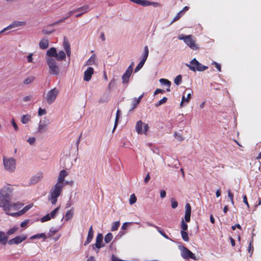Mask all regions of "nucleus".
<instances>
[{
    "label": "nucleus",
    "mask_w": 261,
    "mask_h": 261,
    "mask_svg": "<svg viewBox=\"0 0 261 261\" xmlns=\"http://www.w3.org/2000/svg\"><path fill=\"white\" fill-rule=\"evenodd\" d=\"M12 189L9 187H4L1 190L0 207L5 211H9L10 208L14 206L15 204L10 203Z\"/></svg>",
    "instance_id": "f257e3e1"
},
{
    "label": "nucleus",
    "mask_w": 261,
    "mask_h": 261,
    "mask_svg": "<svg viewBox=\"0 0 261 261\" xmlns=\"http://www.w3.org/2000/svg\"><path fill=\"white\" fill-rule=\"evenodd\" d=\"M46 61L49 67V73L51 75H58L60 72V69L56 60L54 58H46Z\"/></svg>",
    "instance_id": "f03ea898"
},
{
    "label": "nucleus",
    "mask_w": 261,
    "mask_h": 261,
    "mask_svg": "<svg viewBox=\"0 0 261 261\" xmlns=\"http://www.w3.org/2000/svg\"><path fill=\"white\" fill-rule=\"evenodd\" d=\"M63 187V185L60 184V183H57L50 190V197L48 198V200L51 201L53 204L56 203L58 197L61 194L62 189Z\"/></svg>",
    "instance_id": "7ed1b4c3"
},
{
    "label": "nucleus",
    "mask_w": 261,
    "mask_h": 261,
    "mask_svg": "<svg viewBox=\"0 0 261 261\" xmlns=\"http://www.w3.org/2000/svg\"><path fill=\"white\" fill-rule=\"evenodd\" d=\"M178 38L179 40H182L185 43L193 50H197L198 47L196 44L195 38L191 35L185 36L182 34H180L178 36Z\"/></svg>",
    "instance_id": "20e7f679"
},
{
    "label": "nucleus",
    "mask_w": 261,
    "mask_h": 261,
    "mask_svg": "<svg viewBox=\"0 0 261 261\" xmlns=\"http://www.w3.org/2000/svg\"><path fill=\"white\" fill-rule=\"evenodd\" d=\"M188 68L193 71L196 70L199 71H204L208 68L207 66L202 65L196 59H193L190 62V64H187Z\"/></svg>",
    "instance_id": "39448f33"
},
{
    "label": "nucleus",
    "mask_w": 261,
    "mask_h": 261,
    "mask_svg": "<svg viewBox=\"0 0 261 261\" xmlns=\"http://www.w3.org/2000/svg\"><path fill=\"white\" fill-rule=\"evenodd\" d=\"M3 162L5 169L10 172L14 171L16 168V161L15 159L13 158L6 159L4 158Z\"/></svg>",
    "instance_id": "423d86ee"
},
{
    "label": "nucleus",
    "mask_w": 261,
    "mask_h": 261,
    "mask_svg": "<svg viewBox=\"0 0 261 261\" xmlns=\"http://www.w3.org/2000/svg\"><path fill=\"white\" fill-rule=\"evenodd\" d=\"M59 92V90L56 88H54L47 92L46 99L49 105L51 104L55 100Z\"/></svg>",
    "instance_id": "0eeeda50"
},
{
    "label": "nucleus",
    "mask_w": 261,
    "mask_h": 261,
    "mask_svg": "<svg viewBox=\"0 0 261 261\" xmlns=\"http://www.w3.org/2000/svg\"><path fill=\"white\" fill-rule=\"evenodd\" d=\"M149 126L147 124L143 123L141 120L137 122L136 129L139 134L147 135Z\"/></svg>",
    "instance_id": "6e6552de"
},
{
    "label": "nucleus",
    "mask_w": 261,
    "mask_h": 261,
    "mask_svg": "<svg viewBox=\"0 0 261 261\" xmlns=\"http://www.w3.org/2000/svg\"><path fill=\"white\" fill-rule=\"evenodd\" d=\"M181 256L185 259L191 258L194 260H196L195 254L184 246L182 247Z\"/></svg>",
    "instance_id": "1a4fd4ad"
},
{
    "label": "nucleus",
    "mask_w": 261,
    "mask_h": 261,
    "mask_svg": "<svg viewBox=\"0 0 261 261\" xmlns=\"http://www.w3.org/2000/svg\"><path fill=\"white\" fill-rule=\"evenodd\" d=\"M27 238V236L24 234H22L21 236H18L16 237L15 238L12 239L8 241V244L10 245H12L13 244L18 245L21 243L23 241L25 240Z\"/></svg>",
    "instance_id": "9d476101"
},
{
    "label": "nucleus",
    "mask_w": 261,
    "mask_h": 261,
    "mask_svg": "<svg viewBox=\"0 0 261 261\" xmlns=\"http://www.w3.org/2000/svg\"><path fill=\"white\" fill-rule=\"evenodd\" d=\"M25 24V22L24 21H15L12 23L10 24L9 26H8L7 27L4 29L2 31H0V34L8 30L11 29L12 28L18 27L23 26Z\"/></svg>",
    "instance_id": "9b49d317"
},
{
    "label": "nucleus",
    "mask_w": 261,
    "mask_h": 261,
    "mask_svg": "<svg viewBox=\"0 0 261 261\" xmlns=\"http://www.w3.org/2000/svg\"><path fill=\"white\" fill-rule=\"evenodd\" d=\"M33 205L32 204H29L26 205L23 209L20 210L19 212L16 213H7L8 215L13 216V217H18L22 214H24L26 212H27Z\"/></svg>",
    "instance_id": "f8f14e48"
},
{
    "label": "nucleus",
    "mask_w": 261,
    "mask_h": 261,
    "mask_svg": "<svg viewBox=\"0 0 261 261\" xmlns=\"http://www.w3.org/2000/svg\"><path fill=\"white\" fill-rule=\"evenodd\" d=\"M185 209V220L186 222H189L191 220V206L189 203L186 204Z\"/></svg>",
    "instance_id": "ddd939ff"
},
{
    "label": "nucleus",
    "mask_w": 261,
    "mask_h": 261,
    "mask_svg": "<svg viewBox=\"0 0 261 261\" xmlns=\"http://www.w3.org/2000/svg\"><path fill=\"white\" fill-rule=\"evenodd\" d=\"M93 73L94 70L93 68L91 67H88L84 72V80L87 82L89 81Z\"/></svg>",
    "instance_id": "4468645a"
},
{
    "label": "nucleus",
    "mask_w": 261,
    "mask_h": 261,
    "mask_svg": "<svg viewBox=\"0 0 261 261\" xmlns=\"http://www.w3.org/2000/svg\"><path fill=\"white\" fill-rule=\"evenodd\" d=\"M132 73L130 71V67L129 69H127L125 73L123 74L122 79V83L124 84H127L129 81V77Z\"/></svg>",
    "instance_id": "2eb2a0df"
},
{
    "label": "nucleus",
    "mask_w": 261,
    "mask_h": 261,
    "mask_svg": "<svg viewBox=\"0 0 261 261\" xmlns=\"http://www.w3.org/2000/svg\"><path fill=\"white\" fill-rule=\"evenodd\" d=\"M57 54V49L55 47H53L47 51L46 56L48 57L47 58H52L56 60Z\"/></svg>",
    "instance_id": "dca6fc26"
},
{
    "label": "nucleus",
    "mask_w": 261,
    "mask_h": 261,
    "mask_svg": "<svg viewBox=\"0 0 261 261\" xmlns=\"http://www.w3.org/2000/svg\"><path fill=\"white\" fill-rule=\"evenodd\" d=\"M68 175L67 172L65 170H62L60 171L58 179V182L60 184H63L65 177Z\"/></svg>",
    "instance_id": "f3484780"
},
{
    "label": "nucleus",
    "mask_w": 261,
    "mask_h": 261,
    "mask_svg": "<svg viewBox=\"0 0 261 261\" xmlns=\"http://www.w3.org/2000/svg\"><path fill=\"white\" fill-rule=\"evenodd\" d=\"M191 98V93H189L187 94V97L185 95H183L182 97L181 101L180 102V106L181 107H183L185 106V103H188L189 102Z\"/></svg>",
    "instance_id": "a211bd4d"
},
{
    "label": "nucleus",
    "mask_w": 261,
    "mask_h": 261,
    "mask_svg": "<svg viewBox=\"0 0 261 261\" xmlns=\"http://www.w3.org/2000/svg\"><path fill=\"white\" fill-rule=\"evenodd\" d=\"M66 59V54L63 50H60L59 53L57 54L56 60L61 61L65 60Z\"/></svg>",
    "instance_id": "6ab92c4d"
},
{
    "label": "nucleus",
    "mask_w": 261,
    "mask_h": 261,
    "mask_svg": "<svg viewBox=\"0 0 261 261\" xmlns=\"http://www.w3.org/2000/svg\"><path fill=\"white\" fill-rule=\"evenodd\" d=\"M48 39H42L39 42V47L41 49H45L48 47Z\"/></svg>",
    "instance_id": "aec40b11"
},
{
    "label": "nucleus",
    "mask_w": 261,
    "mask_h": 261,
    "mask_svg": "<svg viewBox=\"0 0 261 261\" xmlns=\"http://www.w3.org/2000/svg\"><path fill=\"white\" fill-rule=\"evenodd\" d=\"M48 129L47 126L39 122L37 133L42 134L46 132Z\"/></svg>",
    "instance_id": "412c9836"
},
{
    "label": "nucleus",
    "mask_w": 261,
    "mask_h": 261,
    "mask_svg": "<svg viewBox=\"0 0 261 261\" xmlns=\"http://www.w3.org/2000/svg\"><path fill=\"white\" fill-rule=\"evenodd\" d=\"M8 240V237L5 236L4 232L0 231V243L3 245H5Z\"/></svg>",
    "instance_id": "4be33fe9"
},
{
    "label": "nucleus",
    "mask_w": 261,
    "mask_h": 261,
    "mask_svg": "<svg viewBox=\"0 0 261 261\" xmlns=\"http://www.w3.org/2000/svg\"><path fill=\"white\" fill-rule=\"evenodd\" d=\"M148 55H149L148 47L147 45H146L144 48V53H143V55H142L141 60H142L143 61L145 62L148 58Z\"/></svg>",
    "instance_id": "5701e85b"
},
{
    "label": "nucleus",
    "mask_w": 261,
    "mask_h": 261,
    "mask_svg": "<svg viewBox=\"0 0 261 261\" xmlns=\"http://www.w3.org/2000/svg\"><path fill=\"white\" fill-rule=\"evenodd\" d=\"M31 116L30 115H23L21 118V121L23 124H26L31 120Z\"/></svg>",
    "instance_id": "b1692460"
},
{
    "label": "nucleus",
    "mask_w": 261,
    "mask_h": 261,
    "mask_svg": "<svg viewBox=\"0 0 261 261\" xmlns=\"http://www.w3.org/2000/svg\"><path fill=\"white\" fill-rule=\"evenodd\" d=\"M40 238H43V240H45L47 237L45 234L44 233L36 234L30 237L31 240L37 239Z\"/></svg>",
    "instance_id": "393cba45"
},
{
    "label": "nucleus",
    "mask_w": 261,
    "mask_h": 261,
    "mask_svg": "<svg viewBox=\"0 0 261 261\" xmlns=\"http://www.w3.org/2000/svg\"><path fill=\"white\" fill-rule=\"evenodd\" d=\"M63 46L65 51L70 50V44L66 37H64Z\"/></svg>",
    "instance_id": "a878e982"
},
{
    "label": "nucleus",
    "mask_w": 261,
    "mask_h": 261,
    "mask_svg": "<svg viewBox=\"0 0 261 261\" xmlns=\"http://www.w3.org/2000/svg\"><path fill=\"white\" fill-rule=\"evenodd\" d=\"M160 82L161 84L168 86V88L167 89V91H170V86L171 85V82L168 80L161 79L160 80Z\"/></svg>",
    "instance_id": "bb28decb"
},
{
    "label": "nucleus",
    "mask_w": 261,
    "mask_h": 261,
    "mask_svg": "<svg viewBox=\"0 0 261 261\" xmlns=\"http://www.w3.org/2000/svg\"><path fill=\"white\" fill-rule=\"evenodd\" d=\"M73 216V211L72 208L67 211L65 215V220L66 221H68L71 219Z\"/></svg>",
    "instance_id": "cd10ccee"
},
{
    "label": "nucleus",
    "mask_w": 261,
    "mask_h": 261,
    "mask_svg": "<svg viewBox=\"0 0 261 261\" xmlns=\"http://www.w3.org/2000/svg\"><path fill=\"white\" fill-rule=\"evenodd\" d=\"M120 222L118 221L113 222L111 228V230L112 231L117 230L120 226Z\"/></svg>",
    "instance_id": "c85d7f7f"
},
{
    "label": "nucleus",
    "mask_w": 261,
    "mask_h": 261,
    "mask_svg": "<svg viewBox=\"0 0 261 261\" xmlns=\"http://www.w3.org/2000/svg\"><path fill=\"white\" fill-rule=\"evenodd\" d=\"M180 233L184 241L185 242H188L189 241L188 234L186 231L181 230Z\"/></svg>",
    "instance_id": "c756f323"
},
{
    "label": "nucleus",
    "mask_w": 261,
    "mask_h": 261,
    "mask_svg": "<svg viewBox=\"0 0 261 261\" xmlns=\"http://www.w3.org/2000/svg\"><path fill=\"white\" fill-rule=\"evenodd\" d=\"M113 238V236L112 233L109 232L107 233L105 237V242L106 243H110Z\"/></svg>",
    "instance_id": "7c9ffc66"
},
{
    "label": "nucleus",
    "mask_w": 261,
    "mask_h": 261,
    "mask_svg": "<svg viewBox=\"0 0 261 261\" xmlns=\"http://www.w3.org/2000/svg\"><path fill=\"white\" fill-rule=\"evenodd\" d=\"M35 80V76H30L27 79H25L23 83L24 85H28L34 81Z\"/></svg>",
    "instance_id": "2f4dec72"
},
{
    "label": "nucleus",
    "mask_w": 261,
    "mask_h": 261,
    "mask_svg": "<svg viewBox=\"0 0 261 261\" xmlns=\"http://www.w3.org/2000/svg\"><path fill=\"white\" fill-rule=\"evenodd\" d=\"M59 209L60 206H58L54 209L50 214H49L50 215V217H51V218H54L58 213Z\"/></svg>",
    "instance_id": "473e14b6"
},
{
    "label": "nucleus",
    "mask_w": 261,
    "mask_h": 261,
    "mask_svg": "<svg viewBox=\"0 0 261 261\" xmlns=\"http://www.w3.org/2000/svg\"><path fill=\"white\" fill-rule=\"evenodd\" d=\"M174 83L176 85H179L181 84V82H182V76L180 74L179 75H178L177 76H176V77L174 79Z\"/></svg>",
    "instance_id": "72a5a7b5"
},
{
    "label": "nucleus",
    "mask_w": 261,
    "mask_h": 261,
    "mask_svg": "<svg viewBox=\"0 0 261 261\" xmlns=\"http://www.w3.org/2000/svg\"><path fill=\"white\" fill-rule=\"evenodd\" d=\"M18 228L19 227L18 226H14L7 232V234L8 236H10L13 234L15 231H16L18 229Z\"/></svg>",
    "instance_id": "f704fd0d"
},
{
    "label": "nucleus",
    "mask_w": 261,
    "mask_h": 261,
    "mask_svg": "<svg viewBox=\"0 0 261 261\" xmlns=\"http://www.w3.org/2000/svg\"><path fill=\"white\" fill-rule=\"evenodd\" d=\"M96 55H94L87 61L86 65H91L93 64L96 58Z\"/></svg>",
    "instance_id": "c9c22d12"
},
{
    "label": "nucleus",
    "mask_w": 261,
    "mask_h": 261,
    "mask_svg": "<svg viewBox=\"0 0 261 261\" xmlns=\"http://www.w3.org/2000/svg\"><path fill=\"white\" fill-rule=\"evenodd\" d=\"M181 15H182V11H179L176 14V15L173 18V19L172 21H171V22L170 23V24H172L173 22L178 20L181 17Z\"/></svg>",
    "instance_id": "e433bc0d"
},
{
    "label": "nucleus",
    "mask_w": 261,
    "mask_h": 261,
    "mask_svg": "<svg viewBox=\"0 0 261 261\" xmlns=\"http://www.w3.org/2000/svg\"><path fill=\"white\" fill-rule=\"evenodd\" d=\"M144 64H145V62L141 60L140 62V63L138 64V65L137 66V67H136V68L135 69V72H137L138 71H139L142 68V67L143 66Z\"/></svg>",
    "instance_id": "4c0bfd02"
},
{
    "label": "nucleus",
    "mask_w": 261,
    "mask_h": 261,
    "mask_svg": "<svg viewBox=\"0 0 261 261\" xmlns=\"http://www.w3.org/2000/svg\"><path fill=\"white\" fill-rule=\"evenodd\" d=\"M149 4V1L147 0H139L137 4L142 6H148Z\"/></svg>",
    "instance_id": "58836bf2"
},
{
    "label": "nucleus",
    "mask_w": 261,
    "mask_h": 261,
    "mask_svg": "<svg viewBox=\"0 0 261 261\" xmlns=\"http://www.w3.org/2000/svg\"><path fill=\"white\" fill-rule=\"evenodd\" d=\"M105 246L102 234L99 233V249Z\"/></svg>",
    "instance_id": "ea45409f"
},
{
    "label": "nucleus",
    "mask_w": 261,
    "mask_h": 261,
    "mask_svg": "<svg viewBox=\"0 0 261 261\" xmlns=\"http://www.w3.org/2000/svg\"><path fill=\"white\" fill-rule=\"evenodd\" d=\"M137 201V197H136L135 195L134 194H133L130 195V198H129V203L130 204H133L134 203H136Z\"/></svg>",
    "instance_id": "a19ab883"
},
{
    "label": "nucleus",
    "mask_w": 261,
    "mask_h": 261,
    "mask_svg": "<svg viewBox=\"0 0 261 261\" xmlns=\"http://www.w3.org/2000/svg\"><path fill=\"white\" fill-rule=\"evenodd\" d=\"M167 101V98L166 97H164L162 99L159 100L158 103L155 104L156 107H159L162 104L166 103Z\"/></svg>",
    "instance_id": "79ce46f5"
},
{
    "label": "nucleus",
    "mask_w": 261,
    "mask_h": 261,
    "mask_svg": "<svg viewBox=\"0 0 261 261\" xmlns=\"http://www.w3.org/2000/svg\"><path fill=\"white\" fill-rule=\"evenodd\" d=\"M174 136L175 138L178 140L179 141H182L184 140V138L182 136L181 134H178L177 133H174Z\"/></svg>",
    "instance_id": "37998d69"
},
{
    "label": "nucleus",
    "mask_w": 261,
    "mask_h": 261,
    "mask_svg": "<svg viewBox=\"0 0 261 261\" xmlns=\"http://www.w3.org/2000/svg\"><path fill=\"white\" fill-rule=\"evenodd\" d=\"M51 217H50V215L48 214L41 218V222H44L49 221Z\"/></svg>",
    "instance_id": "c03bdc74"
},
{
    "label": "nucleus",
    "mask_w": 261,
    "mask_h": 261,
    "mask_svg": "<svg viewBox=\"0 0 261 261\" xmlns=\"http://www.w3.org/2000/svg\"><path fill=\"white\" fill-rule=\"evenodd\" d=\"M188 224L185 222L184 220H182L181 222V230L186 231L188 229Z\"/></svg>",
    "instance_id": "a18cd8bd"
},
{
    "label": "nucleus",
    "mask_w": 261,
    "mask_h": 261,
    "mask_svg": "<svg viewBox=\"0 0 261 261\" xmlns=\"http://www.w3.org/2000/svg\"><path fill=\"white\" fill-rule=\"evenodd\" d=\"M40 180V177L39 176H34L30 180V182L31 184H35Z\"/></svg>",
    "instance_id": "49530a36"
},
{
    "label": "nucleus",
    "mask_w": 261,
    "mask_h": 261,
    "mask_svg": "<svg viewBox=\"0 0 261 261\" xmlns=\"http://www.w3.org/2000/svg\"><path fill=\"white\" fill-rule=\"evenodd\" d=\"M171 207L172 208H175L177 207L178 203L174 198H172L171 199Z\"/></svg>",
    "instance_id": "de8ad7c7"
},
{
    "label": "nucleus",
    "mask_w": 261,
    "mask_h": 261,
    "mask_svg": "<svg viewBox=\"0 0 261 261\" xmlns=\"http://www.w3.org/2000/svg\"><path fill=\"white\" fill-rule=\"evenodd\" d=\"M88 6H84L83 7H81L79 8L76 9L75 11V12H81L82 11H84V12L86 11V10L88 9Z\"/></svg>",
    "instance_id": "09e8293b"
},
{
    "label": "nucleus",
    "mask_w": 261,
    "mask_h": 261,
    "mask_svg": "<svg viewBox=\"0 0 261 261\" xmlns=\"http://www.w3.org/2000/svg\"><path fill=\"white\" fill-rule=\"evenodd\" d=\"M252 242H253V241L250 242L248 247V252L250 253L251 254V255L253 253V246L252 244Z\"/></svg>",
    "instance_id": "8fccbe9b"
},
{
    "label": "nucleus",
    "mask_w": 261,
    "mask_h": 261,
    "mask_svg": "<svg viewBox=\"0 0 261 261\" xmlns=\"http://www.w3.org/2000/svg\"><path fill=\"white\" fill-rule=\"evenodd\" d=\"M46 113V111L45 109H43L41 108H40L38 110V116H41L43 115H45Z\"/></svg>",
    "instance_id": "3c124183"
},
{
    "label": "nucleus",
    "mask_w": 261,
    "mask_h": 261,
    "mask_svg": "<svg viewBox=\"0 0 261 261\" xmlns=\"http://www.w3.org/2000/svg\"><path fill=\"white\" fill-rule=\"evenodd\" d=\"M120 112V110H118L117 111V113H116L115 123V125H114V127L113 132H114V130L116 128L117 124V121H118V118H119V115Z\"/></svg>",
    "instance_id": "603ef678"
},
{
    "label": "nucleus",
    "mask_w": 261,
    "mask_h": 261,
    "mask_svg": "<svg viewBox=\"0 0 261 261\" xmlns=\"http://www.w3.org/2000/svg\"><path fill=\"white\" fill-rule=\"evenodd\" d=\"M228 196L229 197V198L230 199L232 204H234V202H233V194L231 192L230 190H228Z\"/></svg>",
    "instance_id": "864d4df0"
},
{
    "label": "nucleus",
    "mask_w": 261,
    "mask_h": 261,
    "mask_svg": "<svg viewBox=\"0 0 261 261\" xmlns=\"http://www.w3.org/2000/svg\"><path fill=\"white\" fill-rule=\"evenodd\" d=\"M40 122L47 126L50 123L49 119L46 118V117H44V119L42 120H40Z\"/></svg>",
    "instance_id": "5fc2aeb1"
},
{
    "label": "nucleus",
    "mask_w": 261,
    "mask_h": 261,
    "mask_svg": "<svg viewBox=\"0 0 261 261\" xmlns=\"http://www.w3.org/2000/svg\"><path fill=\"white\" fill-rule=\"evenodd\" d=\"M139 104V103L137 102L136 98H135L133 99V101H132V109L133 110V109H135Z\"/></svg>",
    "instance_id": "6e6d98bb"
},
{
    "label": "nucleus",
    "mask_w": 261,
    "mask_h": 261,
    "mask_svg": "<svg viewBox=\"0 0 261 261\" xmlns=\"http://www.w3.org/2000/svg\"><path fill=\"white\" fill-rule=\"evenodd\" d=\"M149 6H153L154 7H160L161 6V5L157 2H151L149 1Z\"/></svg>",
    "instance_id": "4d7b16f0"
},
{
    "label": "nucleus",
    "mask_w": 261,
    "mask_h": 261,
    "mask_svg": "<svg viewBox=\"0 0 261 261\" xmlns=\"http://www.w3.org/2000/svg\"><path fill=\"white\" fill-rule=\"evenodd\" d=\"M165 92V91L163 89H156L155 91L154 92V95H156L159 93H164Z\"/></svg>",
    "instance_id": "13d9d810"
},
{
    "label": "nucleus",
    "mask_w": 261,
    "mask_h": 261,
    "mask_svg": "<svg viewBox=\"0 0 261 261\" xmlns=\"http://www.w3.org/2000/svg\"><path fill=\"white\" fill-rule=\"evenodd\" d=\"M36 141V139L34 137L29 138L27 140V142L30 143V145H33Z\"/></svg>",
    "instance_id": "bf43d9fd"
},
{
    "label": "nucleus",
    "mask_w": 261,
    "mask_h": 261,
    "mask_svg": "<svg viewBox=\"0 0 261 261\" xmlns=\"http://www.w3.org/2000/svg\"><path fill=\"white\" fill-rule=\"evenodd\" d=\"M29 219H27L25 220V221L22 222L21 223H20V226L21 227H25L29 223Z\"/></svg>",
    "instance_id": "052dcab7"
},
{
    "label": "nucleus",
    "mask_w": 261,
    "mask_h": 261,
    "mask_svg": "<svg viewBox=\"0 0 261 261\" xmlns=\"http://www.w3.org/2000/svg\"><path fill=\"white\" fill-rule=\"evenodd\" d=\"M88 237H90L91 238H93V230L92 229V226H91L89 229Z\"/></svg>",
    "instance_id": "680f3d73"
},
{
    "label": "nucleus",
    "mask_w": 261,
    "mask_h": 261,
    "mask_svg": "<svg viewBox=\"0 0 261 261\" xmlns=\"http://www.w3.org/2000/svg\"><path fill=\"white\" fill-rule=\"evenodd\" d=\"M11 122L14 129L16 131H17L18 130V127L13 119H12Z\"/></svg>",
    "instance_id": "e2e57ef3"
},
{
    "label": "nucleus",
    "mask_w": 261,
    "mask_h": 261,
    "mask_svg": "<svg viewBox=\"0 0 261 261\" xmlns=\"http://www.w3.org/2000/svg\"><path fill=\"white\" fill-rule=\"evenodd\" d=\"M55 31V30H53L52 31H48L47 30H43L42 32L45 35H49L53 32Z\"/></svg>",
    "instance_id": "0e129e2a"
},
{
    "label": "nucleus",
    "mask_w": 261,
    "mask_h": 261,
    "mask_svg": "<svg viewBox=\"0 0 261 261\" xmlns=\"http://www.w3.org/2000/svg\"><path fill=\"white\" fill-rule=\"evenodd\" d=\"M132 222H125L123 224V225L121 226V228L123 230L126 229L129 224H132Z\"/></svg>",
    "instance_id": "69168bd1"
},
{
    "label": "nucleus",
    "mask_w": 261,
    "mask_h": 261,
    "mask_svg": "<svg viewBox=\"0 0 261 261\" xmlns=\"http://www.w3.org/2000/svg\"><path fill=\"white\" fill-rule=\"evenodd\" d=\"M150 179V174H149V173H148L146 175V177L144 178V182L145 184H147L149 182Z\"/></svg>",
    "instance_id": "338daca9"
},
{
    "label": "nucleus",
    "mask_w": 261,
    "mask_h": 261,
    "mask_svg": "<svg viewBox=\"0 0 261 261\" xmlns=\"http://www.w3.org/2000/svg\"><path fill=\"white\" fill-rule=\"evenodd\" d=\"M32 97H33V96L32 95H28V96H25L23 98V101H30L32 98Z\"/></svg>",
    "instance_id": "774afa93"
}]
</instances>
